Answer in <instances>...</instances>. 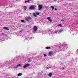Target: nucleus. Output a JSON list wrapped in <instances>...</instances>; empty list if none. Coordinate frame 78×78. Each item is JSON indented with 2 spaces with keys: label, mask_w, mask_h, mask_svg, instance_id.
<instances>
[{
  "label": "nucleus",
  "mask_w": 78,
  "mask_h": 78,
  "mask_svg": "<svg viewBox=\"0 0 78 78\" xmlns=\"http://www.w3.org/2000/svg\"><path fill=\"white\" fill-rule=\"evenodd\" d=\"M11 64V62H8V61H6V62H5L3 63H0V67L1 68H2L3 67L5 66H9V64Z\"/></svg>",
  "instance_id": "nucleus-1"
},
{
  "label": "nucleus",
  "mask_w": 78,
  "mask_h": 78,
  "mask_svg": "<svg viewBox=\"0 0 78 78\" xmlns=\"http://www.w3.org/2000/svg\"><path fill=\"white\" fill-rule=\"evenodd\" d=\"M69 46L68 44H66L63 43L61 47L60 46L59 47V49L60 50H66L67 48L66 47H68Z\"/></svg>",
  "instance_id": "nucleus-2"
},
{
  "label": "nucleus",
  "mask_w": 78,
  "mask_h": 78,
  "mask_svg": "<svg viewBox=\"0 0 78 78\" xmlns=\"http://www.w3.org/2000/svg\"><path fill=\"white\" fill-rule=\"evenodd\" d=\"M30 65L28 63L26 64L25 65L23 66V68H27V67H29L30 66Z\"/></svg>",
  "instance_id": "nucleus-3"
},
{
  "label": "nucleus",
  "mask_w": 78,
  "mask_h": 78,
  "mask_svg": "<svg viewBox=\"0 0 78 78\" xmlns=\"http://www.w3.org/2000/svg\"><path fill=\"white\" fill-rule=\"evenodd\" d=\"M42 7L43 6L40 5H38V10L40 11L41 9H42Z\"/></svg>",
  "instance_id": "nucleus-4"
},
{
  "label": "nucleus",
  "mask_w": 78,
  "mask_h": 78,
  "mask_svg": "<svg viewBox=\"0 0 78 78\" xmlns=\"http://www.w3.org/2000/svg\"><path fill=\"white\" fill-rule=\"evenodd\" d=\"M37 27L36 26H34V32H36L37 31Z\"/></svg>",
  "instance_id": "nucleus-5"
},
{
  "label": "nucleus",
  "mask_w": 78,
  "mask_h": 78,
  "mask_svg": "<svg viewBox=\"0 0 78 78\" xmlns=\"http://www.w3.org/2000/svg\"><path fill=\"white\" fill-rule=\"evenodd\" d=\"M31 19V18L30 17H27V18H25V20L26 21H28L29 20Z\"/></svg>",
  "instance_id": "nucleus-6"
},
{
  "label": "nucleus",
  "mask_w": 78,
  "mask_h": 78,
  "mask_svg": "<svg viewBox=\"0 0 78 78\" xmlns=\"http://www.w3.org/2000/svg\"><path fill=\"white\" fill-rule=\"evenodd\" d=\"M19 66H21V65L20 64H19L18 65L16 66H15L13 67L14 69H17L18 68V67H19Z\"/></svg>",
  "instance_id": "nucleus-7"
},
{
  "label": "nucleus",
  "mask_w": 78,
  "mask_h": 78,
  "mask_svg": "<svg viewBox=\"0 0 78 78\" xmlns=\"http://www.w3.org/2000/svg\"><path fill=\"white\" fill-rule=\"evenodd\" d=\"M34 9V7L33 5H32L29 8V9Z\"/></svg>",
  "instance_id": "nucleus-8"
},
{
  "label": "nucleus",
  "mask_w": 78,
  "mask_h": 78,
  "mask_svg": "<svg viewBox=\"0 0 78 78\" xmlns=\"http://www.w3.org/2000/svg\"><path fill=\"white\" fill-rule=\"evenodd\" d=\"M52 53H52V52L50 51L49 52V53H48V54L49 56H51V55H53Z\"/></svg>",
  "instance_id": "nucleus-9"
},
{
  "label": "nucleus",
  "mask_w": 78,
  "mask_h": 78,
  "mask_svg": "<svg viewBox=\"0 0 78 78\" xmlns=\"http://www.w3.org/2000/svg\"><path fill=\"white\" fill-rule=\"evenodd\" d=\"M4 30H9V28L6 27H3Z\"/></svg>",
  "instance_id": "nucleus-10"
},
{
  "label": "nucleus",
  "mask_w": 78,
  "mask_h": 78,
  "mask_svg": "<svg viewBox=\"0 0 78 78\" xmlns=\"http://www.w3.org/2000/svg\"><path fill=\"white\" fill-rule=\"evenodd\" d=\"M32 60H33V59H32V58H29L28 59V61L29 62H31V61H32Z\"/></svg>",
  "instance_id": "nucleus-11"
},
{
  "label": "nucleus",
  "mask_w": 78,
  "mask_h": 78,
  "mask_svg": "<svg viewBox=\"0 0 78 78\" xmlns=\"http://www.w3.org/2000/svg\"><path fill=\"white\" fill-rule=\"evenodd\" d=\"M47 19L50 22H52V20L51 19L50 17H48L47 18Z\"/></svg>",
  "instance_id": "nucleus-12"
},
{
  "label": "nucleus",
  "mask_w": 78,
  "mask_h": 78,
  "mask_svg": "<svg viewBox=\"0 0 78 78\" xmlns=\"http://www.w3.org/2000/svg\"><path fill=\"white\" fill-rule=\"evenodd\" d=\"M63 31V30H60L58 32V33H59V34H60V33H61Z\"/></svg>",
  "instance_id": "nucleus-13"
},
{
  "label": "nucleus",
  "mask_w": 78,
  "mask_h": 78,
  "mask_svg": "<svg viewBox=\"0 0 78 78\" xmlns=\"http://www.w3.org/2000/svg\"><path fill=\"white\" fill-rule=\"evenodd\" d=\"M52 73H50L49 74H48V76H51L52 75Z\"/></svg>",
  "instance_id": "nucleus-14"
},
{
  "label": "nucleus",
  "mask_w": 78,
  "mask_h": 78,
  "mask_svg": "<svg viewBox=\"0 0 78 78\" xmlns=\"http://www.w3.org/2000/svg\"><path fill=\"white\" fill-rule=\"evenodd\" d=\"M5 34L4 33H1V36H5Z\"/></svg>",
  "instance_id": "nucleus-15"
},
{
  "label": "nucleus",
  "mask_w": 78,
  "mask_h": 78,
  "mask_svg": "<svg viewBox=\"0 0 78 78\" xmlns=\"http://www.w3.org/2000/svg\"><path fill=\"white\" fill-rule=\"evenodd\" d=\"M51 8H52V9H55V7H54L53 6H51Z\"/></svg>",
  "instance_id": "nucleus-16"
},
{
  "label": "nucleus",
  "mask_w": 78,
  "mask_h": 78,
  "mask_svg": "<svg viewBox=\"0 0 78 78\" xmlns=\"http://www.w3.org/2000/svg\"><path fill=\"white\" fill-rule=\"evenodd\" d=\"M50 34H53V32H52V31H51L50 32V33H49L50 35Z\"/></svg>",
  "instance_id": "nucleus-17"
},
{
  "label": "nucleus",
  "mask_w": 78,
  "mask_h": 78,
  "mask_svg": "<svg viewBox=\"0 0 78 78\" xmlns=\"http://www.w3.org/2000/svg\"><path fill=\"white\" fill-rule=\"evenodd\" d=\"M21 75H22V73H20L18 74V76H21Z\"/></svg>",
  "instance_id": "nucleus-18"
},
{
  "label": "nucleus",
  "mask_w": 78,
  "mask_h": 78,
  "mask_svg": "<svg viewBox=\"0 0 78 78\" xmlns=\"http://www.w3.org/2000/svg\"><path fill=\"white\" fill-rule=\"evenodd\" d=\"M21 22H23V23H25V21H24V20H21Z\"/></svg>",
  "instance_id": "nucleus-19"
},
{
  "label": "nucleus",
  "mask_w": 78,
  "mask_h": 78,
  "mask_svg": "<svg viewBox=\"0 0 78 78\" xmlns=\"http://www.w3.org/2000/svg\"><path fill=\"white\" fill-rule=\"evenodd\" d=\"M23 8H24V9H25V10H26V9H27V7L26 6H23Z\"/></svg>",
  "instance_id": "nucleus-20"
},
{
  "label": "nucleus",
  "mask_w": 78,
  "mask_h": 78,
  "mask_svg": "<svg viewBox=\"0 0 78 78\" xmlns=\"http://www.w3.org/2000/svg\"><path fill=\"white\" fill-rule=\"evenodd\" d=\"M50 48V47H48L46 48V49H49Z\"/></svg>",
  "instance_id": "nucleus-21"
},
{
  "label": "nucleus",
  "mask_w": 78,
  "mask_h": 78,
  "mask_svg": "<svg viewBox=\"0 0 78 78\" xmlns=\"http://www.w3.org/2000/svg\"><path fill=\"white\" fill-rule=\"evenodd\" d=\"M36 14H37V15H39V12H36Z\"/></svg>",
  "instance_id": "nucleus-22"
},
{
  "label": "nucleus",
  "mask_w": 78,
  "mask_h": 78,
  "mask_svg": "<svg viewBox=\"0 0 78 78\" xmlns=\"http://www.w3.org/2000/svg\"><path fill=\"white\" fill-rule=\"evenodd\" d=\"M33 16H35V17H36V13H34L33 14Z\"/></svg>",
  "instance_id": "nucleus-23"
},
{
  "label": "nucleus",
  "mask_w": 78,
  "mask_h": 78,
  "mask_svg": "<svg viewBox=\"0 0 78 78\" xmlns=\"http://www.w3.org/2000/svg\"><path fill=\"white\" fill-rule=\"evenodd\" d=\"M58 31H55L54 32V33H58Z\"/></svg>",
  "instance_id": "nucleus-24"
},
{
  "label": "nucleus",
  "mask_w": 78,
  "mask_h": 78,
  "mask_svg": "<svg viewBox=\"0 0 78 78\" xmlns=\"http://www.w3.org/2000/svg\"><path fill=\"white\" fill-rule=\"evenodd\" d=\"M28 2H29L28 1H25L24 3H27Z\"/></svg>",
  "instance_id": "nucleus-25"
},
{
  "label": "nucleus",
  "mask_w": 78,
  "mask_h": 78,
  "mask_svg": "<svg viewBox=\"0 0 78 78\" xmlns=\"http://www.w3.org/2000/svg\"><path fill=\"white\" fill-rule=\"evenodd\" d=\"M43 55L44 56H47V55L46 54H44Z\"/></svg>",
  "instance_id": "nucleus-26"
},
{
  "label": "nucleus",
  "mask_w": 78,
  "mask_h": 78,
  "mask_svg": "<svg viewBox=\"0 0 78 78\" xmlns=\"http://www.w3.org/2000/svg\"><path fill=\"white\" fill-rule=\"evenodd\" d=\"M58 25V26L60 27L61 25V24H59Z\"/></svg>",
  "instance_id": "nucleus-27"
},
{
  "label": "nucleus",
  "mask_w": 78,
  "mask_h": 78,
  "mask_svg": "<svg viewBox=\"0 0 78 78\" xmlns=\"http://www.w3.org/2000/svg\"><path fill=\"white\" fill-rule=\"evenodd\" d=\"M46 69H49V68L46 67Z\"/></svg>",
  "instance_id": "nucleus-28"
},
{
  "label": "nucleus",
  "mask_w": 78,
  "mask_h": 78,
  "mask_svg": "<svg viewBox=\"0 0 78 78\" xmlns=\"http://www.w3.org/2000/svg\"><path fill=\"white\" fill-rule=\"evenodd\" d=\"M61 21H62V22H64V20L62 19L61 20Z\"/></svg>",
  "instance_id": "nucleus-29"
},
{
  "label": "nucleus",
  "mask_w": 78,
  "mask_h": 78,
  "mask_svg": "<svg viewBox=\"0 0 78 78\" xmlns=\"http://www.w3.org/2000/svg\"><path fill=\"white\" fill-rule=\"evenodd\" d=\"M55 10H57V9L55 8Z\"/></svg>",
  "instance_id": "nucleus-30"
},
{
  "label": "nucleus",
  "mask_w": 78,
  "mask_h": 78,
  "mask_svg": "<svg viewBox=\"0 0 78 78\" xmlns=\"http://www.w3.org/2000/svg\"><path fill=\"white\" fill-rule=\"evenodd\" d=\"M64 67H63L62 70H64Z\"/></svg>",
  "instance_id": "nucleus-31"
},
{
  "label": "nucleus",
  "mask_w": 78,
  "mask_h": 78,
  "mask_svg": "<svg viewBox=\"0 0 78 78\" xmlns=\"http://www.w3.org/2000/svg\"><path fill=\"white\" fill-rule=\"evenodd\" d=\"M27 1H28V2H29V1H31V0H27Z\"/></svg>",
  "instance_id": "nucleus-32"
},
{
  "label": "nucleus",
  "mask_w": 78,
  "mask_h": 78,
  "mask_svg": "<svg viewBox=\"0 0 78 78\" xmlns=\"http://www.w3.org/2000/svg\"><path fill=\"white\" fill-rule=\"evenodd\" d=\"M54 1H58V0H54Z\"/></svg>",
  "instance_id": "nucleus-33"
},
{
  "label": "nucleus",
  "mask_w": 78,
  "mask_h": 78,
  "mask_svg": "<svg viewBox=\"0 0 78 78\" xmlns=\"http://www.w3.org/2000/svg\"><path fill=\"white\" fill-rule=\"evenodd\" d=\"M17 2H18V1H19V0H16Z\"/></svg>",
  "instance_id": "nucleus-34"
},
{
  "label": "nucleus",
  "mask_w": 78,
  "mask_h": 78,
  "mask_svg": "<svg viewBox=\"0 0 78 78\" xmlns=\"http://www.w3.org/2000/svg\"><path fill=\"white\" fill-rule=\"evenodd\" d=\"M14 60H15V61H16V59L15 58Z\"/></svg>",
  "instance_id": "nucleus-35"
},
{
  "label": "nucleus",
  "mask_w": 78,
  "mask_h": 78,
  "mask_svg": "<svg viewBox=\"0 0 78 78\" xmlns=\"http://www.w3.org/2000/svg\"><path fill=\"white\" fill-rule=\"evenodd\" d=\"M28 38V37H27V39Z\"/></svg>",
  "instance_id": "nucleus-36"
},
{
  "label": "nucleus",
  "mask_w": 78,
  "mask_h": 78,
  "mask_svg": "<svg viewBox=\"0 0 78 78\" xmlns=\"http://www.w3.org/2000/svg\"><path fill=\"white\" fill-rule=\"evenodd\" d=\"M13 61H14V60H13Z\"/></svg>",
  "instance_id": "nucleus-37"
}]
</instances>
